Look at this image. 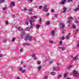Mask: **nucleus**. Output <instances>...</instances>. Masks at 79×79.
<instances>
[{
    "instance_id": "obj_1",
    "label": "nucleus",
    "mask_w": 79,
    "mask_h": 79,
    "mask_svg": "<svg viewBox=\"0 0 79 79\" xmlns=\"http://www.w3.org/2000/svg\"><path fill=\"white\" fill-rule=\"evenodd\" d=\"M29 40V41H31L32 40V37L30 36L29 34H28L27 35V37L25 38V41H27V40Z\"/></svg>"
},
{
    "instance_id": "obj_2",
    "label": "nucleus",
    "mask_w": 79,
    "mask_h": 79,
    "mask_svg": "<svg viewBox=\"0 0 79 79\" xmlns=\"http://www.w3.org/2000/svg\"><path fill=\"white\" fill-rule=\"evenodd\" d=\"M74 74L73 75V76H79V74L77 73V72L76 71V70H74L73 71Z\"/></svg>"
},
{
    "instance_id": "obj_3",
    "label": "nucleus",
    "mask_w": 79,
    "mask_h": 79,
    "mask_svg": "<svg viewBox=\"0 0 79 79\" xmlns=\"http://www.w3.org/2000/svg\"><path fill=\"white\" fill-rule=\"evenodd\" d=\"M37 18V16H33L32 17H31L30 20H29V21H31L32 23V21H34V20H35V18Z\"/></svg>"
},
{
    "instance_id": "obj_4",
    "label": "nucleus",
    "mask_w": 79,
    "mask_h": 79,
    "mask_svg": "<svg viewBox=\"0 0 79 79\" xmlns=\"http://www.w3.org/2000/svg\"><path fill=\"white\" fill-rule=\"evenodd\" d=\"M29 21L31 25L30 28H32L33 27H34V24H32V22L31 21V20H29Z\"/></svg>"
},
{
    "instance_id": "obj_5",
    "label": "nucleus",
    "mask_w": 79,
    "mask_h": 79,
    "mask_svg": "<svg viewBox=\"0 0 79 79\" xmlns=\"http://www.w3.org/2000/svg\"><path fill=\"white\" fill-rule=\"evenodd\" d=\"M15 2H12L10 5V6L11 7H13V6H15Z\"/></svg>"
},
{
    "instance_id": "obj_6",
    "label": "nucleus",
    "mask_w": 79,
    "mask_h": 79,
    "mask_svg": "<svg viewBox=\"0 0 79 79\" xmlns=\"http://www.w3.org/2000/svg\"><path fill=\"white\" fill-rule=\"evenodd\" d=\"M44 11H48V9L47 8V6L46 5L44 6Z\"/></svg>"
},
{
    "instance_id": "obj_7",
    "label": "nucleus",
    "mask_w": 79,
    "mask_h": 79,
    "mask_svg": "<svg viewBox=\"0 0 79 79\" xmlns=\"http://www.w3.org/2000/svg\"><path fill=\"white\" fill-rule=\"evenodd\" d=\"M67 10V8H66L65 7H64L63 8V12L64 13H65L66 12V11Z\"/></svg>"
},
{
    "instance_id": "obj_8",
    "label": "nucleus",
    "mask_w": 79,
    "mask_h": 79,
    "mask_svg": "<svg viewBox=\"0 0 79 79\" xmlns=\"http://www.w3.org/2000/svg\"><path fill=\"white\" fill-rule=\"evenodd\" d=\"M59 48L60 49H61L62 51H64V50H65L66 49V48H65V47L62 48L61 47H60Z\"/></svg>"
},
{
    "instance_id": "obj_9",
    "label": "nucleus",
    "mask_w": 79,
    "mask_h": 79,
    "mask_svg": "<svg viewBox=\"0 0 79 79\" xmlns=\"http://www.w3.org/2000/svg\"><path fill=\"white\" fill-rule=\"evenodd\" d=\"M51 75H52L53 76H54V75H55L56 74V72H52L51 73Z\"/></svg>"
},
{
    "instance_id": "obj_10",
    "label": "nucleus",
    "mask_w": 79,
    "mask_h": 79,
    "mask_svg": "<svg viewBox=\"0 0 79 79\" xmlns=\"http://www.w3.org/2000/svg\"><path fill=\"white\" fill-rule=\"evenodd\" d=\"M69 35H70V34L69 33L67 34V37H66V39H69Z\"/></svg>"
},
{
    "instance_id": "obj_11",
    "label": "nucleus",
    "mask_w": 79,
    "mask_h": 79,
    "mask_svg": "<svg viewBox=\"0 0 79 79\" xmlns=\"http://www.w3.org/2000/svg\"><path fill=\"white\" fill-rule=\"evenodd\" d=\"M30 30V28L28 27L25 28V31H28Z\"/></svg>"
},
{
    "instance_id": "obj_12",
    "label": "nucleus",
    "mask_w": 79,
    "mask_h": 79,
    "mask_svg": "<svg viewBox=\"0 0 79 79\" xmlns=\"http://www.w3.org/2000/svg\"><path fill=\"white\" fill-rule=\"evenodd\" d=\"M60 25H61V26H63L64 27L65 26L64 25V24L63 23H60Z\"/></svg>"
},
{
    "instance_id": "obj_13",
    "label": "nucleus",
    "mask_w": 79,
    "mask_h": 79,
    "mask_svg": "<svg viewBox=\"0 0 79 79\" xmlns=\"http://www.w3.org/2000/svg\"><path fill=\"white\" fill-rule=\"evenodd\" d=\"M18 31H22V30H23V28H22L21 27H19L18 28Z\"/></svg>"
},
{
    "instance_id": "obj_14",
    "label": "nucleus",
    "mask_w": 79,
    "mask_h": 79,
    "mask_svg": "<svg viewBox=\"0 0 79 79\" xmlns=\"http://www.w3.org/2000/svg\"><path fill=\"white\" fill-rule=\"evenodd\" d=\"M66 1V0H64L63 1H62L61 2V4L62 5H64V2H65Z\"/></svg>"
},
{
    "instance_id": "obj_15",
    "label": "nucleus",
    "mask_w": 79,
    "mask_h": 79,
    "mask_svg": "<svg viewBox=\"0 0 79 79\" xmlns=\"http://www.w3.org/2000/svg\"><path fill=\"white\" fill-rule=\"evenodd\" d=\"M77 56H76L73 58V60L74 61H75V60H77Z\"/></svg>"
},
{
    "instance_id": "obj_16",
    "label": "nucleus",
    "mask_w": 79,
    "mask_h": 79,
    "mask_svg": "<svg viewBox=\"0 0 79 79\" xmlns=\"http://www.w3.org/2000/svg\"><path fill=\"white\" fill-rule=\"evenodd\" d=\"M7 40V39L6 38H5L4 39V40L3 41V42L4 43H5V42H6Z\"/></svg>"
},
{
    "instance_id": "obj_17",
    "label": "nucleus",
    "mask_w": 79,
    "mask_h": 79,
    "mask_svg": "<svg viewBox=\"0 0 79 79\" xmlns=\"http://www.w3.org/2000/svg\"><path fill=\"white\" fill-rule=\"evenodd\" d=\"M41 67L40 66H39L38 68V71H40V69H41Z\"/></svg>"
},
{
    "instance_id": "obj_18",
    "label": "nucleus",
    "mask_w": 79,
    "mask_h": 79,
    "mask_svg": "<svg viewBox=\"0 0 79 79\" xmlns=\"http://www.w3.org/2000/svg\"><path fill=\"white\" fill-rule=\"evenodd\" d=\"M23 45H29V43H24L23 44Z\"/></svg>"
},
{
    "instance_id": "obj_19",
    "label": "nucleus",
    "mask_w": 79,
    "mask_h": 79,
    "mask_svg": "<svg viewBox=\"0 0 79 79\" xmlns=\"http://www.w3.org/2000/svg\"><path fill=\"white\" fill-rule=\"evenodd\" d=\"M52 35H53L55 34V31H52Z\"/></svg>"
},
{
    "instance_id": "obj_20",
    "label": "nucleus",
    "mask_w": 79,
    "mask_h": 79,
    "mask_svg": "<svg viewBox=\"0 0 79 79\" xmlns=\"http://www.w3.org/2000/svg\"><path fill=\"white\" fill-rule=\"evenodd\" d=\"M79 10V8L78 7L77 8L75 9L74 11H78Z\"/></svg>"
},
{
    "instance_id": "obj_21",
    "label": "nucleus",
    "mask_w": 79,
    "mask_h": 79,
    "mask_svg": "<svg viewBox=\"0 0 79 79\" xmlns=\"http://www.w3.org/2000/svg\"><path fill=\"white\" fill-rule=\"evenodd\" d=\"M40 26L39 25H38L37 26H36V27L38 29H39V28L40 27Z\"/></svg>"
},
{
    "instance_id": "obj_22",
    "label": "nucleus",
    "mask_w": 79,
    "mask_h": 79,
    "mask_svg": "<svg viewBox=\"0 0 79 79\" xmlns=\"http://www.w3.org/2000/svg\"><path fill=\"white\" fill-rule=\"evenodd\" d=\"M75 23H79V22H78V20H76L75 21Z\"/></svg>"
},
{
    "instance_id": "obj_23",
    "label": "nucleus",
    "mask_w": 79,
    "mask_h": 79,
    "mask_svg": "<svg viewBox=\"0 0 79 79\" xmlns=\"http://www.w3.org/2000/svg\"><path fill=\"white\" fill-rule=\"evenodd\" d=\"M64 27H63V26H61L60 27V28L61 29H63L64 28Z\"/></svg>"
},
{
    "instance_id": "obj_24",
    "label": "nucleus",
    "mask_w": 79,
    "mask_h": 79,
    "mask_svg": "<svg viewBox=\"0 0 79 79\" xmlns=\"http://www.w3.org/2000/svg\"><path fill=\"white\" fill-rule=\"evenodd\" d=\"M59 69V67H56L55 68L54 70H56V69Z\"/></svg>"
},
{
    "instance_id": "obj_25",
    "label": "nucleus",
    "mask_w": 79,
    "mask_h": 79,
    "mask_svg": "<svg viewBox=\"0 0 79 79\" xmlns=\"http://www.w3.org/2000/svg\"><path fill=\"white\" fill-rule=\"evenodd\" d=\"M50 44H53V41L50 40L49 41Z\"/></svg>"
},
{
    "instance_id": "obj_26",
    "label": "nucleus",
    "mask_w": 79,
    "mask_h": 79,
    "mask_svg": "<svg viewBox=\"0 0 79 79\" xmlns=\"http://www.w3.org/2000/svg\"><path fill=\"white\" fill-rule=\"evenodd\" d=\"M47 59H46V60L47 61V60H49V59H50V58H49V57L48 56H47Z\"/></svg>"
},
{
    "instance_id": "obj_27",
    "label": "nucleus",
    "mask_w": 79,
    "mask_h": 79,
    "mask_svg": "<svg viewBox=\"0 0 79 79\" xmlns=\"http://www.w3.org/2000/svg\"><path fill=\"white\" fill-rule=\"evenodd\" d=\"M20 52H23V49H21L20 50Z\"/></svg>"
},
{
    "instance_id": "obj_28",
    "label": "nucleus",
    "mask_w": 79,
    "mask_h": 79,
    "mask_svg": "<svg viewBox=\"0 0 79 79\" xmlns=\"http://www.w3.org/2000/svg\"><path fill=\"white\" fill-rule=\"evenodd\" d=\"M46 24L47 25H49V24H50V22L48 21L46 23Z\"/></svg>"
},
{
    "instance_id": "obj_29",
    "label": "nucleus",
    "mask_w": 79,
    "mask_h": 79,
    "mask_svg": "<svg viewBox=\"0 0 79 79\" xmlns=\"http://www.w3.org/2000/svg\"><path fill=\"white\" fill-rule=\"evenodd\" d=\"M61 77V75L60 74H59L58 77Z\"/></svg>"
},
{
    "instance_id": "obj_30",
    "label": "nucleus",
    "mask_w": 79,
    "mask_h": 79,
    "mask_svg": "<svg viewBox=\"0 0 79 79\" xmlns=\"http://www.w3.org/2000/svg\"><path fill=\"white\" fill-rule=\"evenodd\" d=\"M73 19V17H68L69 19Z\"/></svg>"
},
{
    "instance_id": "obj_31",
    "label": "nucleus",
    "mask_w": 79,
    "mask_h": 79,
    "mask_svg": "<svg viewBox=\"0 0 79 79\" xmlns=\"http://www.w3.org/2000/svg\"><path fill=\"white\" fill-rule=\"evenodd\" d=\"M37 64H40V61H38Z\"/></svg>"
},
{
    "instance_id": "obj_32",
    "label": "nucleus",
    "mask_w": 79,
    "mask_h": 79,
    "mask_svg": "<svg viewBox=\"0 0 79 79\" xmlns=\"http://www.w3.org/2000/svg\"><path fill=\"white\" fill-rule=\"evenodd\" d=\"M1 3H4L5 2V0H2L1 1Z\"/></svg>"
},
{
    "instance_id": "obj_33",
    "label": "nucleus",
    "mask_w": 79,
    "mask_h": 79,
    "mask_svg": "<svg viewBox=\"0 0 79 79\" xmlns=\"http://www.w3.org/2000/svg\"><path fill=\"white\" fill-rule=\"evenodd\" d=\"M25 72V70L24 69L22 71V73H23Z\"/></svg>"
},
{
    "instance_id": "obj_34",
    "label": "nucleus",
    "mask_w": 79,
    "mask_h": 79,
    "mask_svg": "<svg viewBox=\"0 0 79 79\" xmlns=\"http://www.w3.org/2000/svg\"><path fill=\"white\" fill-rule=\"evenodd\" d=\"M19 71H22L23 70V69H22V68H20L19 69Z\"/></svg>"
},
{
    "instance_id": "obj_35",
    "label": "nucleus",
    "mask_w": 79,
    "mask_h": 79,
    "mask_svg": "<svg viewBox=\"0 0 79 79\" xmlns=\"http://www.w3.org/2000/svg\"><path fill=\"white\" fill-rule=\"evenodd\" d=\"M16 39L15 38H14L13 39H12V41L13 42H14V41Z\"/></svg>"
},
{
    "instance_id": "obj_36",
    "label": "nucleus",
    "mask_w": 79,
    "mask_h": 79,
    "mask_svg": "<svg viewBox=\"0 0 79 79\" xmlns=\"http://www.w3.org/2000/svg\"><path fill=\"white\" fill-rule=\"evenodd\" d=\"M47 78H48V77L47 76H45L44 77V79H47Z\"/></svg>"
},
{
    "instance_id": "obj_37",
    "label": "nucleus",
    "mask_w": 79,
    "mask_h": 79,
    "mask_svg": "<svg viewBox=\"0 0 79 79\" xmlns=\"http://www.w3.org/2000/svg\"><path fill=\"white\" fill-rule=\"evenodd\" d=\"M41 18L40 19H39V22H40V23H41V22L42 21V20H41Z\"/></svg>"
},
{
    "instance_id": "obj_38",
    "label": "nucleus",
    "mask_w": 79,
    "mask_h": 79,
    "mask_svg": "<svg viewBox=\"0 0 79 79\" xmlns=\"http://www.w3.org/2000/svg\"><path fill=\"white\" fill-rule=\"evenodd\" d=\"M39 9H41L42 8V6H40L39 7Z\"/></svg>"
},
{
    "instance_id": "obj_39",
    "label": "nucleus",
    "mask_w": 79,
    "mask_h": 79,
    "mask_svg": "<svg viewBox=\"0 0 79 79\" xmlns=\"http://www.w3.org/2000/svg\"><path fill=\"white\" fill-rule=\"evenodd\" d=\"M72 22V20H70L69 21V22H68V23H71Z\"/></svg>"
},
{
    "instance_id": "obj_40",
    "label": "nucleus",
    "mask_w": 79,
    "mask_h": 79,
    "mask_svg": "<svg viewBox=\"0 0 79 79\" xmlns=\"http://www.w3.org/2000/svg\"><path fill=\"white\" fill-rule=\"evenodd\" d=\"M64 40V36H62V40Z\"/></svg>"
},
{
    "instance_id": "obj_41",
    "label": "nucleus",
    "mask_w": 79,
    "mask_h": 79,
    "mask_svg": "<svg viewBox=\"0 0 79 79\" xmlns=\"http://www.w3.org/2000/svg\"><path fill=\"white\" fill-rule=\"evenodd\" d=\"M49 15H50V14H49V13L46 14V16H49Z\"/></svg>"
},
{
    "instance_id": "obj_42",
    "label": "nucleus",
    "mask_w": 79,
    "mask_h": 79,
    "mask_svg": "<svg viewBox=\"0 0 79 79\" xmlns=\"http://www.w3.org/2000/svg\"><path fill=\"white\" fill-rule=\"evenodd\" d=\"M26 24H27V25H28L29 24V23H28V22L26 21Z\"/></svg>"
},
{
    "instance_id": "obj_43",
    "label": "nucleus",
    "mask_w": 79,
    "mask_h": 79,
    "mask_svg": "<svg viewBox=\"0 0 79 79\" xmlns=\"http://www.w3.org/2000/svg\"><path fill=\"white\" fill-rule=\"evenodd\" d=\"M35 54H33V55H32V57H35Z\"/></svg>"
},
{
    "instance_id": "obj_44",
    "label": "nucleus",
    "mask_w": 79,
    "mask_h": 79,
    "mask_svg": "<svg viewBox=\"0 0 79 79\" xmlns=\"http://www.w3.org/2000/svg\"><path fill=\"white\" fill-rule=\"evenodd\" d=\"M71 67H72V66H71V65H70V66L68 67L69 69H70V68H71Z\"/></svg>"
},
{
    "instance_id": "obj_45",
    "label": "nucleus",
    "mask_w": 79,
    "mask_h": 79,
    "mask_svg": "<svg viewBox=\"0 0 79 79\" xmlns=\"http://www.w3.org/2000/svg\"><path fill=\"white\" fill-rule=\"evenodd\" d=\"M54 16L56 18H57V16H58V15L55 14Z\"/></svg>"
},
{
    "instance_id": "obj_46",
    "label": "nucleus",
    "mask_w": 79,
    "mask_h": 79,
    "mask_svg": "<svg viewBox=\"0 0 79 79\" xmlns=\"http://www.w3.org/2000/svg\"><path fill=\"white\" fill-rule=\"evenodd\" d=\"M6 24H8V21H7L6 22Z\"/></svg>"
},
{
    "instance_id": "obj_47",
    "label": "nucleus",
    "mask_w": 79,
    "mask_h": 79,
    "mask_svg": "<svg viewBox=\"0 0 79 79\" xmlns=\"http://www.w3.org/2000/svg\"><path fill=\"white\" fill-rule=\"evenodd\" d=\"M12 17L13 18H15V16L14 15H13L12 16Z\"/></svg>"
},
{
    "instance_id": "obj_48",
    "label": "nucleus",
    "mask_w": 79,
    "mask_h": 79,
    "mask_svg": "<svg viewBox=\"0 0 79 79\" xmlns=\"http://www.w3.org/2000/svg\"><path fill=\"white\" fill-rule=\"evenodd\" d=\"M6 8L5 7L3 8V10L4 11H5V10H6Z\"/></svg>"
},
{
    "instance_id": "obj_49",
    "label": "nucleus",
    "mask_w": 79,
    "mask_h": 79,
    "mask_svg": "<svg viewBox=\"0 0 79 79\" xmlns=\"http://www.w3.org/2000/svg\"><path fill=\"white\" fill-rule=\"evenodd\" d=\"M29 11H32V9H30L29 10Z\"/></svg>"
},
{
    "instance_id": "obj_50",
    "label": "nucleus",
    "mask_w": 79,
    "mask_h": 79,
    "mask_svg": "<svg viewBox=\"0 0 79 79\" xmlns=\"http://www.w3.org/2000/svg\"><path fill=\"white\" fill-rule=\"evenodd\" d=\"M21 39H23V35H21Z\"/></svg>"
},
{
    "instance_id": "obj_51",
    "label": "nucleus",
    "mask_w": 79,
    "mask_h": 79,
    "mask_svg": "<svg viewBox=\"0 0 79 79\" xmlns=\"http://www.w3.org/2000/svg\"><path fill=\"white\" fill-rule=\"evenodd\" d=\"M72 1H73V0H68V2H72Z\"/></svg>"
},
{
    "instance_id": "obj_52",
    "label": "nucleus",
    "mask_w": 79,
    "mask_h": 79,
    "mask_svg": "<svg viewBox=\"0 0 79 79\" xmlns=\"http://www.w3.org/2000/svg\"><path fill=\"white\" fill-rule=\"evenodd\" d=\"M2 56H3V55L0 54V57H2Z\"/></svg>"
},
{
    "instance_id": "obj_53",
    "label": "nucleus",
    "mask_w": 79,
    "mask_h": 79,
    "mask_svg": "<svg viewBox=\"0 0 79 79\" xmlns=\"http://www.w3.org/2000/svg\"><path fill=\"white\" fill-rule=\"evenodd\" d=\"M71 24V23H69L68 25V26H70V25Z\"/></svg>"
},
{
    "instance_id": "obj_54",
    "label": "nucleus",
    "mask_w": 79,
    "mask_h": 79,
    "mask_svg": "<svg viewBox=\"0 0 79 79\" xmlns=\"http://www.w3.org/2000/svg\"><path fill=\"white\" fill-rule=\"evenodd\" d=\"M51 11H52V12H53V11H54V10H53V9H52V10H51Z\"/></svg>"
},
{
    "instance_id": "obj_55",
    "label": "nucleus",
    "mask_w": 79,
    "mask_h": 79,
    "mask_svg": "<svg viewBox=\"0 0 79 79\" xmlns=\"http://www.w3.org/2000/svg\"><path fill=\"white\" fill-rule=\"evenodd\" d=\"M66 76V74H64V77H65Z\"/></svg>"
},
{
    "instance_id": "obj_56",
    "label": "nucleus",
    "mask_w": 79,
    "mask_h": 79,
    "mask_svg": "<svg viewBox=\"0 0 79 79\" xmlns=\"http://www.w3.org/2000/svg\"><path fill=\"white\" fill-rule=\"evenodd\" d=\"M23 61H22L21 62V64H23Z\"/></svg>"
},
{
    "instance_id": "obj_57",
    "label": "nucleus",
    "mask_w": 79,
    "mask_h": 79,
    "mask_svg": "<svg viewBox=\"0 0 79 79\" xmlns=\"http://www.w3.org/2000/svg\"><path fill=\"white\" fill-rule=\"evenodd\" d=\"M64 30H62V33H64Z\"/></svg>"
},
{
    "instance_id": "obj_58",
    "label": "nucleus",
    "mask_w": 79,
    "mask_h": 79,
    "mask_svg": "<svg viewBox=\"0 0 79 79\" xmlns=\"http://www.w3.org/2000/svg\"><path fill=\"white\" fill-rule=\"evenodd\" d=\"M34 60H37V58H36V57H35V58H34Z\"/></svg>"
},
{
    "instance_id": "obj_59",
    "label": "nucleus",
    "mask_w": 79,
    "mask_h": 79,
    "mask_svg": "<svg viewBox=\"0 0 79 79\" xmlns=\"http://www.w3.org/2000/svg\"><path fill=\"white\" fill-rule=\"evenodd\" d=\"M26 10H27V8H26V7H25L24 9V11H26Z\"/></svg>"
},
{
    "instance_id": "obj_60",
    "label": "nucleus",
    "mask_w": 79,
    "mask_h": 79,
    "mask_svg": "<svg viewBox=\"0 0 79 79\" xmlns=\"http://www.w3.org/2000/svg\"><path fill=\"white\" fill-rule=\"evenodd\" d=\"M73 29H76V27L74 26L73 27Z\"/></svg>"
},
{
    "instance_id": "obj_61",
    "label": "nucleus",
    "mask_w": 79,
    "mask_h": 79,
    "mask_svg": "<svg viewBox=\"0 0 79 79\" xmlns=\"http://www.w3.org/2000/svg\"><path fill=\"white\" fill-rule=\"evenodd\" d=\"M77 46L79 47V42L78 43V44H77Z\"/></svg>"
},
{
    "instance_id": "obj_62",
    "label": "nucleus",
    "mask_w": 79,
    "mask_h": 79,
    "mask_svg": "<svg viewBox=\"0 0 79 79\" xmlns=\"http://www.w3.org/2000/svg\"><path fill=\"white\" fill-rule=\"evenodd\" d=\"M33 0H30V2H32Z\"/></svg>"
},
{
    "instance_id": "obj_63",
    "label": "nucleus",
    "mask_w": 79,
    "mask_h": 79,
    "mask_svg": "<svg viewBox=\"0 0 79 79\" xmlns=\"http://www.w3.org/2000/svg\"><path fill=\"white\" fill-rule=\"evenodd\" d=\"M62 43V41H61L60 42V44H61V43Z\"/></svg>"
},
{
    "instance_id": "obj_64",
    "label": "nucleus",
    "mask_w": 79,
    "mask_h": 79,
    "mask_svg": "<svg viewBox=\"0 0 79 79\" xmlns=\"http://www.w3.org/2000/svg\"><path fill=\"white\" fill-rule=\"evenodd\" d=\"M17 79H19V77H17Z\"/></svg>"
}]
</instances>
